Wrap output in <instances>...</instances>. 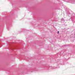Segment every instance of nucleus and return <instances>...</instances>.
<instances>
[{
  "label": "nucleus",
  "instance_id": "1",
  "mask_svg": "<svg viewBox=\"0 0 75 75\" xmlns=\"http://www.w3.org/2000/svg\"><path fill=\"white\" fill-rule=\"evenodd\" d=\"M64 21H65V20L64 19V18H62L61 21V23H64Z\"/></svg>",
  "mask_w": 75,
  "mask_h": 75
},
{
  "label": "nucleus",
  "instance_id": "3",
  "mask_svg": "<svg viewBox=\"0 0 75 75\" xmlns=\"http://www.w3.org/2000/svg\"><path fill=\"white\" fill-rule=\"evenodd\" d=\"M59 31H58V33L59 34Z\"/></svg>",
  "mask_w": 75,
  "mask_h": 75
},
{
  "label": "nucleus",
  "instance_id": "2",
  "mask_svg": "<svg viewBox=\"0 0 75 75\" xmlns=\"http://www.w3.org/2000/svg\"><path fill=\"white\" fill-rule=\"evenodd\" d=\"M73 18H75V14H74V16H73Z\"/></svg>",
  "mask_w": 75,
  "mask_h": 75
}]
</instances>
